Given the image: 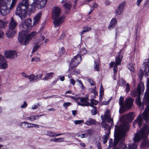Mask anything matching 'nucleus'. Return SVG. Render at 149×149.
<instances>
[{
    "label": "nucleus",
    "instance_id": "obj_57",
    "mask_svg": "<svg viewBox=\"0 0 149 149\" xmlns=\"http://www.w3.org/2000/svg\"><path fill=\"white\" fill-rule=\"evenodd\" d=\"M22 76L25 78H28V75H27V74L24 72H22L21 73Z\"/></svg>",
    "mask_w": 149,
    "mask_h": 149
},
{
    "label": "nucleus",
    "instance_id": "obj_19",
    "mask_svg": "<svg viewBox=\"0 0 149 149\" xmlns=\"http://www.w3.org/2000/svg\"><path fill=\"white\" fill-rule=\"evenodd\" d=\"M149 146V141L146 136L143 140V142L141 143V149H143L147 148Z\"/></svg>",
    "mask_w": 149,
    "mask_h": 149
},
{
    "label": "nucleus",
    "instance_id": "obj_59",
    "mask_svg": "<svg viewBox=\"0 0 149 149\" xmlns=\"http://www.w3.org/2000/svg\"><path fill=\"white\" fill-rule=\"evenodd\" d=\"M38 105L37 104H34L32 106V109L34 110L38 109Z\"/></svg>",
    "mask_w": 149,
    "mask_h": 149
},
{
    "label": "nucleus",
    "instance_id": "obj_35",
    "mask_svg": "<svg viewBox=\"0 0 149 149\" xmlns=\"http://www.w3.org/2000/svg\"><path fill=\"white\" fill-rule=\"evenodd\" d=\"M64 6L65 9L67 10H69L70 9L71 5L70 2L66 3L64 4Z\"/></svg>",
    "mask_w": 149,
    "mask_h": 149
},
{
    "label": "nucleus",
    "instance_id": "obj_25",
    "mask_svg": "<svg viewBox=\"0 0 149 149\" xmlns=\"http://www.w3.org/2000/svg\"><path fill=\"white\" fill-rule=\"evenodd\" d=\"M42 115L31 116L30 117H26L25 119L26 120H29L31 121H33L35 120L38 119Z\"/></svg>",
    "mask_w": 149,
    "mask_h": 149
},
{
    "label": "nucleus",
    "instance_id": "obj_33",
    "mask_svg": "<svg viewBox=\"0 0 149 149\" xmlns=\"http://www.w3.org/2000/svg\"><path fill=\"white\" fill-rule=\"evenodd\" d=\"M17 0H12L11 3L9 7H8V9H11L13 8L15 6L17 2Z\"/></svg>",
    "mask_w": 149,
    "mask_h": 149
},
{
    "label": "nucleus",
    "instance_id": "obj_21",
    "mask_svg": "<svg viewBox=\"0 0 149 149\" xmlns=\"http://www.w3.org/2000/svg\"><path fill=\"white\" fill-rule=\"evenodd\" d=\"M41 13L40 12L34 16L33 18V25H36L39 23L41 18Z\"/></svg>",
    "mask_w": 149,
    "mask_h": 149
},
{
    "label": "nucleus",
    "instance_id": "obj_39",
    "mask_svg": "<svg viewBox=\"0 0 149 149\" xmlns=\"http://www.w3.org/2000/svg\"><path fill=\"white\" fill-rule=\"evenodd\" d=\"M40 61V58L37 56H35L33 57L32 58L31 61L33 62V61H35L36 62H39Z\"/></svg>",
    "mask_w": 149,
    "mask_h": 149
},
{
    "label": "nucleus",
    "instance_id": "obj_56",
    "mask_svg": "<svg viewBox=\"0 0 149 149\" xmlns=\"http://www.w3.org/2000/svg\"><path fill=\"white\" fill-rule=\"evenodd\" d=\"M86 132L89 135H91L93 132V130H92L90 129L87 130L86 131Z\"/></svg>",
    "mask_w": 149,
    "mask_h": 149
},
{
    "label": "nucleus",
    "instance_id": "obj_28",
    "mask_svg": "<svg viewBox=\"0 0 149 149\" xmlns=\"http://www.w3.org/2000/svg\"><path fill=\"white\" fill-rule=\"evenodd\" d=\"M64 139L63 138H54L52 139L50 141H54L55 142H61L64 141Z\"/></svg>",
    "mask_w": 149,
    "mask_h": 149
},
{
    "label": "nucleus",
    "instance_id": "obj_50",
    "mask_svg": "<svg viewBox=\"0 0 149 149\" xmlns=\"http://www.w3.org/2000/svg\"><path fill=\"white\" fill-rule=\"evenodd\" d=\"M76 139L79 142V144L81 146L84 148L86 146L84 143H82L81 141L77 139Z\"/></svg>",
    "mask_w": 149,
    "mask_h": 149
},
{
    "label": "nucleus",
    "instance_id": "obj_6",
    "mask_svg": "<svg viewBox=\"0 0 149 149\" xmlns=\"http://www.w3.org/2000/svg\"><path fill=\"white\" fill-rule=\"evenodd\" d=\"M61 10L58 7H53L52 9V18L54 21L53 22L55 27L59 26L64 21L63 16L59 17Z\"/></svg>",
    "mask_w": 149,
    "mask_h": 149
},
{
    "label": "nucleus",
    "instance_id": "obj_42",
    "mask_svg": "<svg viewBox=\"0 0 149 149\" xmlns=\"http://www.w3.org/2000/svg\"><path fill=\"white\" fill-rule=\"evenodd\" d=\"M125 91L126 93H128L130 91V87L128 83H127L125 86Z\"/></svg>",
    "mask_w": 149,
    "mask_h": 149
},
{
    "label": "nucleus",
    "instance_id": "obj_51",
    "mask_svg": "<svg viewBox=\"0 0 149 149\" xmlns=\"http://www.w3.org/2000/svg\"><path fill=\"white\" fill-rule=\"evenodd\" d=\"M59 52L61 54H63L65 52V49L64 47H61L59 50Z\"/></svg>",
    "mask_w": 149,
    "mask_h": 149
},
{
    "label": "nucleus",
    "instance_id": "obj_48",
    "mask_svg": "<svg viewBox=\"0 0 149 149\" xmlns=\"http://www.w3.org/2000/svg\"><path fill=\"white\" fill-rule=\"evenodd\" d=\"M27 106V104L26 102L24 101L23 104L20 107L21 108H25Z\"/></svg>",
    "mask_w": 149,
    "mask_h": 149
},
{
    "label": "nucleus",
    "instance_id": "obj_18",
    "mask_svg": "<svg viewBox=\"0 0 149 149\" xmlns=\"http://www.w3.org/2000/svg\"><path fill=\"white\" fill-rule=\"evenodd\" d=\"M145 73L148 76L149 75V58L145 59L143 62Z\"/></svg>",
    "mask_w": 149,
    "mask_h": 149
},
{
    "label": "nucleus",
    "instance_id": "obj_32",
    "mask_svg": "<svg viewBox=\"0 0 149 149\" xmlns=\"http://www.w3.org/2000/svg\"><path fill=\"white\" fill-rule=\"evenodd\" d=\"M126 82L125 80L122 79H120L118 81V83L121 86H123L125 84Z\"/></svg>",
    "mask_w": 149,
    "mask_h": 149
},
{
    "label": "nucleus",
    "instance_id": "obj_29",
    "mask_svg": "<svg viewBox=\"0 0 149 149\" xmlns=\"http://www.w3.org/2000/svg\"><path fill=\"white\" fill-rule=\"evenodd\" d=\"M28 79L30 82H33L35 81H36V76L33 74H31L28 76Z\"/></svg>",
    "mask_w": 149,
    "mask_h": 149
},
{
    "label": "nucleus",
    "instance_id": "obj_15",
    "mask_svg": "<svg viewBox=\"0 0 149 149\" xmlns=\"http://www.w3.org/2000/svg\"><path fill=\"white\" fill-rule=\"evenodd\" d=\"M4 55L7 58L13 59L17 56L16 51L9 50L5 51L4 52Z\"/></svg>",
    "mask_w": 149,
    "mask_h": 149
},
{
    "label": "nucleus",
    "instance_id": "obj_30",
    "mask_svg": "<svg viewBox=\"0 0 149 149\" xmlns=\"http://www.w3.org/2000/svg\"><path fill=\"white\" fill-rule=\"evenodd\" d=\"M45 37L43 36L40 35L38 37V40L36 41L35 42L38 43V44L40 43H42V45L43 43V41L45 39Z\"/></svg>",
    "mask_w": 149,
    "mask_h": 149
},
{
    "label": "nucleus",
    "instance_id": "obj_60",
    "mask_svg": "<svg viewBox=\"0 0 149 149\" xmlns=\"http://www.w3.org/2000/svg\"><path fill=\"white\" fill-rule=\"evenodd\" d=\"M143 0H137L136 2V5L138 6H139L140 4Z\"/></svg>",
    "mask_w": 149,
    "mask_h": 149
},
{
    "label": "nucleus",
    "instance_id": "obj_10",
    "mask_svg": "<svg viewBox=\"0 0 149 149\" xmlns=\"http://www.w3.org/2000/svg\"><path fill=\"white\" fill-rule=\"evenodd\" d=\"M10 0L6 2L5 0H0V13L2 15L5 16L9 13L8 5L10 3Z\"/></svg>",
    "mask_w": 149,
    "mask_h": 149
},
{
    "label": "nucleus",
    "instance_id": "obj_37",
    "mask_svg": "<svg viewBox=\"0 0 149 149\" xmlns=\"http://www.w3.org/2000/svg\"><path fill=\"white\" fill-rule=\"evenodd\" d=\"M127 67L131 71H134V67L133 64L132 63H129Z\"/></svg>",
    "mask_w": 149,
    "mask_h": 149
},
{
    "label": "nucleus",
    "instance_id": "obj_41",
    "mask_svg": "<svg viewBox=\"0 0 149 149\" xmlns=\"http://www.w3.org/2000/svg\"><path fill=\"white\" fill-rule=\"evenodd\" d=\"M92 107H93V109L91 110V113L93 115H95L97 113L96 108L95 107L93 106Z\"/></svg>",
    "mask_w": 149,
    "mask_h": 149
},
{
    "label": "nucleus",
    "instance_id": "obj_26",
    "mask_svg": "<svg viewBox=\"0 0 149 149\" xmlns=\"http://www.w3.org/2000/svg\"><path fill=\"white\" fill-rule=\"evenodd\" d=\"M53 74L54 73L52 72L47 73L46 74L45 77H43L41 79L44 81L47 80L51 79L53 77Z\"/></svg>",
    "mask_w": 149,
    "mask_h": 149
},
{
    "label": "nucleus",
    "instance_id": "obj_53",
    "mask_svg": "<svg viewBox=\"0 0 149 149\" xmlns=\"http://www.w3.org/2000/svg\"><path fill=\"white\" fill-rule=\"evenodd\" d=\"M109 100L105 101H103L101 102V104H102V105H107L109 103Z\"/></svg>",
    "mask_w": 149,
    "mask_h": 149
},
{
    "label": "nucleus",
    "instance_id": "obj_47",
    "mask_svg": "<svg viewBox=\"0 0 149 149\" xmlns=\"http://www.w3.org/2000/svg\"><path fill=\"white\" fill-rule=\"evenodd\" d=\"M71 104V103L70 102L65 103L63 104V106L65 108H67Z\"/></svg>",
    "mask_w": 149,
    "mask_h": 149
},
{
    "label": "nucleus",
    "instance_id": "obj_3",
    "mask_svg": "<svg viewBox=\"0 0 149 149\" xmlns=\"http://www.w3.org/2000/svg\"><path fill=\"white\" fill-rule=\"evenodd\" d=\"M32 23V19L29 18L25 20L24 22H21L20 24L19 27L22 31L18 35V40L22 45H27L31 38L36 34L35 31L28 34L31 28Z\"/></svg>",
    "mask_w": 149,
    "mask_h": 149
},
{
    "label": "nucleus",
    "instance_id": "obj_14",
    "mask_svg": "<svg viewBox=\"0 0 149 149\" xmlns=\"http://www.w3.org/2000/svg\"><path fill=\"white\" fill-rule=\"evenodd\" d=\"M81 58L79 55H77L74 56L70 63L69 66L71 68H75L77 67L80 63Z\"/></svg>",
    "mask_w": 149,
    "mask_h": 149
},
{
    "label": "nucleus",
    "instance_id": "obj_49",
    "mask_svg": "<svg viewBox=\"0 0 149 149\" xmlns=\"http://www.w3.org/2000/svg\"><path fill=\"white\" fill-rule=\"evenodd\" d=\"M104 92L103 88L102 85L101 84L100 88V95H102Z\"/></svg>",
    "mask_w": 149,
    "mask_h": 149
},
{
    "label": "nucleus",
    "instance_id": "obj_64",
    "mask_svg": "<svg viewBox=\"0 0 149 149\" xmlns=\"http://www.w3.org/2000/svg\"><path fill=\"white\" fill-rule=\"evenodd\" d=\"M79 86L83 90H84L85 89V88L84 87V86L83 85V83L82 84H81V85H79Z\"/></svg>",
    "mask_w": 149,
    "mask_h": 149
},
{
    "label": "nucleus",
    "instance_id": "obj_20",
    "mask_svg": "<svg viewBox=\"0 0 149 149\" xmlns=\"http://www.w3.org/2000/svg\"><path fill=\"white\" fill-rule=\"evenodd\" d=\"M117 20L116 18H113L111 20L110 24L108 27V29L109 30H111L113 29L115 26L117 25Z\"/></svg>",
    "mask_w": 149,
    "mask_h": 149
},
{
    "label": "nucleus",
    "instance_id": "obj_61",
    "mask_svg": "<svg viewBox=\"0 0 149 149\" xmlns=\"http://www.w3.org/2000/svg\"><path fill=\"white\" fill-rule=\"evenodd\" d=\"M84 29L86 31V32H87L91 30V28L88 27H85Z\"/></svg>",
    "mask_w": 149,
    "mask_h": 149
},
{
    "label": "nucleus",
    "instance_id": "obj_24",
    "mask_svg": "<svg viewBox=\"0 0 149 149\" xmlns=\"http://www.w3.org/2000/svg\"><path fill=\"white\" fill-rule=\"evenodd\" d=\"M34 45L32 50L33 53H35L42 45V43H40L38 44V43L35 42L34 43Z\"/></svg>",
    "mask_w": 149,
    "mask_h": 149
},
{
    "label": "nucleus",
    "instance_id": "obj_16",
    "mask_svg": "<svg viewBox=\"0 0 149 149\" xmlns=\"http://www.w3.org/2000/svg\"><path fill=\"white\" fill-rule=\"evenodd\" d=\"M147 89L143 98L144 103L146 104L149 102V77L147 79Z\"/></svg>",
    "mask_w": 149,
    "mask_h": 149
},
{
    "label": "nucleus",
    "instance_id": "obj_8",
    "mask_svg": "<svg viewBox=\"0 0 149 149\" xmlns=\"http://www.w3.org/2000/svg\"><path fill=\"white\" fill-rule=\"evenodd\" d=\"M144 119L147 123L149 122V104L146 107V109L142 115H139L137 119L133 122L134 126L135 127V125L138 124L139 127H140L142 124L143 119Z\"/></svg>",
    "mask_w": 149,
    "mask_h": 149
},
{
    "label": "nucleus",
    "instance_id": "obj_23",
    "mask_svg": "<svg viewBox=\"0 0 149 149\" xmlns=\"http://www.w3.org/2000/svg\"><path fill=\"white\" fill-rule=\"evenodd\" d=\"M31 123H29L27 121L21 122L19 124V126L24 128H31Z\"/></svg>",
    "mask_w": 149,
    "mask_h": 149
},
{
    "label": "nucleus",
    "instance_id": "obj_34",
    "mask_svg": "<svg viewBox=\"0 0 149 149\" xmlns=\"http://www.w3.org/2000/svg\"><path fill=\"white\" fill-rule=\"evenodd\" d=\"M7 25V23L2 20H0V28H5Z\"/></svg>",
    "mask_w": 149,
    "mask_h": 149
},
{
    "label": "nucleus",
    "instance_id": "obj_5",
    "mask_svg": "<svg viewBox=\"0 0 149 149\" xmlns=\"http://www.w3.org/2000/svg\"><path fill=\"white\" fill-rule=\"evenodd\" d=\"M124 97L121 96L119 99V104L120 106L119 113H121L131 108L133 106L134 99L129 97L125 99L124 103Z\"/></svg>",
    "mask_w": 149,
    "mask_h": 149
},
{
    "label": "nucleus",
    "instance_id": "obj_1",
    "mask_svg": "<svg viewBox=\"0 0 149 149\" xmlns=\"http://www.w3.org/2000/svg\"><path fill=\"white\" fill-rule=\"evenodd\" d=\"M134 117V113L133 112L130 113L123 116L121 120L123 121V123L120 126L118 127L116 125L115 126L114 136L115 137V143L118 141H121L119 145L120 146L123 148H126L123 142L124 140L125 137L126 136V132L130 127L128 122L130 120H133Z\"/></svg>",
    "mask_w": 149,
    "mask_h": 149
},
{
    "label": "nucleus",
    "instance_id": "obj_46",
    "mask_svg": "<svg viewBox=\"0 0 149 149\" xmlns=\"http://www.w3.org/2000/svg\"><path fill=\"white\" fill-rule=\"evenodd\" d=\"M87 81L91 86H94L95 85V83L94 81L91 79H88Z\"/></svg>",
    "mask_w": 149,
    "mask_h": 149
},
{
    "label": "nucleus",
    "instance_id": "obj_62",
    "mask_svg": "<svg viewBox=\"0 0 149 149\" xmlns=\"http://www.w3.org/2000/svg\"><path fill=\"white\" fill-rule=\"evenodd\" d=\"M4 35V33L2 31H0V38H2Z\"/></svg>",
    "mask_w": 149,
    "mask_h": 149
},
{
    "label": "nucleus",
    "instance_id": "obj_2",
    "mask_svg": "<svg viewBox=\"0 0 149 149\" xmlns=\"http://www.w3.org/2000/svg\"><path fill=\"white\" fill-rule=\"evenodd\" d=\"M46 1V0H23L17 7L15 14L23 20L26 17V9L29 4L31 6V11L34 12L36 7L39 9L44 7Z\"/></svg>",
    "mask_w": 149,
    "mask_h": 149
},
{
    "label": "nucleus",
    "instance_id": "obj_7",
    "mask_svg": "<svg viewBox=\"0 0 149 149\" xmlns=\"http://www.w3.org/2000/svg\"><path fill=\"white\" fill-rule=\"evenodd\" d=\"M101 118L102 120V127L104 130H107L109 133L110 126L113 125V120L111 118L109 111L107 110L106 111L104 116L102 115Z\"/></svg>",
    "mask_w": 149,
    "mask_h": 149
},
{
    "label": "nucleus",
    "instance_id": "obj_9",
    "mask_svg": "<svg viewBox=\"0 0 149 149\" xmlns=\"http://www.w3.org/2000/svg\"><path fill=\"white\" fill-rule=\"evenodd\" d=\"M17 22L12 17L9 25V29L6 33L7 37L10 38L14 36L16 32L15 28L17 26Z\"/></svg>",
    "mask_w": 149,
    "mask_h": 149
},
{
    "label": "nucleus",
    "instance_id": "obj_43",
    "mask_svg": "<svg viewBox=\"0 0 149 149\" xmlns=\"http://www.w3.org/2000/svg\"><path fill=\"white\" fill-rule=\"evenodd\" d=\"M108 137V134H107L104 136L103 141L104 143H106L107 142Z\"/></svg>",
    "mask_w": 149,
    "mask_h": 149
},
{
    "label": "nucleus",
    "instance_id": "obj_54",
    "mask_svg": "<svg viewBox=\"0 0 149 149\" xmlns=\"http://www.w3.org/2000/svg\"><path fill=\"white\" fill-rule=\"evenodd\" d=\"M70 84H71L73 85H75V81L73 79H70Z\"/></svg>",
    "mask_w": 149,
    "mask_h": 149
},
{
    "label": "nucleus",
    "instance_id": "obj_58",
    "mask_svg": "<svg viewBox=\"0 0 149 149\" xmlns=\"http://www.w3.org/2000/svg\"><path fill=\"white\" fill-rule=\"evenodd\" d=\"M92 92L93 93L95 96L97 95V92L96 91V87H95V88L92 90Z\"/></svg>",
    "mask_w": 149,
    "mask_h": 149
},
{
    "label": "nucleus",
    "instance_id": "obj_36",
    "mask_svg": "<svg viewBox=\"0 0 149 149\" xmlns=\"http://www.w3.org/2000/svg\"><path fill=\"white\" fill-rule=\"evenodd\" d=\"M95 64L94 65V69L95 71H99L100 70V68L99 65V63L97 62H95L94 61Z\"/></svg>",
    "mask_w": 149,
    "mask_h": 149
},
{
    "label": "nucleus",
    "instance_id": "obj_11",
    "mask_svg": "<svg viewBox=\"0 0 149 149\" xmlns=\"http://www.w3.org/2000/svg\"><path fill=\"white\" fill-rule=\"evenodd\" d=\"M123 56L120 55V53L118 54L117 57H116L115 62H111L110 63V66L111 67L114 66L113 70L114 71L113 75V79L114 80H116L115 76L117 71V66L120 65L121 61Z\"/></svg>",
    "mask_w": 149,
    "mask_h": 149
},
{
    "label": "nucleus",
    "instance_id": "obj_55",
    "mask_svg": "<svg viewBox=\"0 0 149 149\" xmlns=\"http://www.w3.org/2000/svg\"><path fill=\"white\" fill-rule=\"evenodd\" d=\"M88 136V134L87 133H84L82 134L81 135V138H86Z\"/></svg>",
    "mask_w": 149,
    "mask_h": 149
},
{
    "label": "nucleus",
    "instance_id": "obj_12",
    "mask_svg": "<svg viewBox=\"0 0 149 149\" xmlns=\"http://www.w3.org/2000/svg\"><path fill=\"white\" fill-rule=\"evenodd\" d=\"M144 87L143 85V84L141 83L138 86V88L136 91L134 92H132L131 93V95L133 96H136L137 95H138V97H136V104L139 106L140 107L141 105V99L140 97V90L141 88Z\"/></svg>",
    "mask_w": 149,
    "mask_h": 149
},
{
    "label": "nucleus",
    "instance_id": "obj_63",
    "mask_svg": "<svg viewBox=\"0 0 149 149\" xmlns=\"http://www.w3.org/2000/svg\"><path fill=\"white\" fill-rule=\"evenodd\" d=\"M72 111L73 115L75 116L77 114V111L76 110H72Z\"/></svg>",
    "mask_w": 149,
    "mask_h": 149
},
{
    "label": "nucleus",
    "instance_id": "obj_40",
    "mask_svg": "<svg viewBox=\"0 0 149 149\" xmlns=\"http://www.w3.org/2000/svg\"><path fill=\"white\" fill-rule=\"evenodd\" d=\"M91 103H90V104H91L92 106L93 105H96L98 103V102L97 101L93 99H92L90 100Z\"/></svg>",
    "mask_w": 149,
    "mask_h": 149
},
{
    "label": "nucleus",
    "instance_id": "obj_45",
    "mask_svg": "<svg viewBox=\"0 0 149 149\" xmlns=\"http://www.w3.org/2000/svg\"><path fill=\"white\" fill-rule=\"evenodd\" d=\"M75 125L79 124L84 122V121L82 120H75L73 121Z\"/></svg>",
    "mask_w": 149,
    "mask_h": 149
},
{
    "label": "nucleus",
    "instance_id": "obj_44",
    "mask_svg": "<svg viewBox=\"0 0 149 149\" xmlns=\"http://www.w3.org/2000/svg\"><path fill=\"white\" fill-rule=\"evenodd\" d=\"M43 76V74L42 73H41L36 75L35 76L36 80H39L40 79H41L42 78H41Z\"/></svg>",
    "mask_w": 149,
    "mask_h": 149
},
{
    "label": "nucleus",
    "instance_id": "obj_27",
    "mask_svg": "<svg viewBox=\"0 0 149 149\" xmlns=\"http://www.w3.org/2000/svg\"><path fill=\"white\" fill-rule=\"evenodd\" d=\"M96 123V122L95 120L89 118L84 123V124L87 125H95Z\"/></svg>",
    "mask_w": 149,
    "mask_h": 149
},
{
    "label": "nucleus",
    "instance_id": "obj_17",
    "mask_svg": "<svg viewBox=\"0 0 149 149\" xmlns=\"http://www.w3.org/2000/svg\"><path fill=\"white\" fill-rule=\"evenodd\" d=\"M125 4V1L123 2L120 4L119 6L115 11V14L116 15H120L123 13Z\"/></svg>",
    "mask_w": 149,
    "mask_h": 149
},
{
    "label": "nucleus",
    "instance_id": "obj_38",
    "mask_svg": "<svg viewBox=\"0 0 149 149\" xmlns=\"http://www.w3.org/2000/svg\"><path fill=\"white\" fill-rule=\"evenodd\" d=\"M86 51L85 49V48H83L80 50L79 53L77 55H79L81 57V56L83 55L84 54L86 53Z\"/></svg>",
    "mask_w": 149,
    "mask_h": 149
},
{
    "label": "nucleus",
    "instance_id": "obj_22",
    "mask_svg": "<svg viewBox=\"0 0 149 149\" xmlns=\"http://www.w3.org/2000/svg\"><path fill=\"white\" fill-rule=\"evenodd\" d=\"M7 61L5 58L0 61V68L5 69L8 67Z\"/></svg>",
    "mask_w": 149,
    "mask_h": 149
},
{
    "label": "nucleus",
    "instance_id": "obj_52",
    "mask_svg": "<svg viewBox=\"0 0 149 149\" xmlns=\"http://www.w3.org/2000/svg\"><path fill=\"white\" fill-rule=\"evenodd\" d=\"M31 128L35 127H36L37 128H38L39 127V125H37V124L32 123H31Z\"/></svg>",
    "mask_w": 149,
    "mask_h": 149
},
{
    "label": "nucleus",
    "instance_id": "obj_31",
    "mask_svg": "<svg viewBox=\"0 0 149 149\" xmlns=\"http://www.w3.org/2000/svg\"><path fill=\"white\" fill-rule=\"evenodd\" d=\"M56 134V132H53L52 131L50 130L47 131L46 135L51 137H55V134Z\"/></svg>",
    "mask_w": 149,
    "mask_h": 149
},
{
    "label": "nucleus",
    "instance_id": "obj_13",
    "mask_svg": "<svg viewBox=\"0 0 149 149\" xmlns=\"http://www.w3.org/2000/svg\"><path fill=\"white\" fill-rule=\"evenodd\" d=\"M77 100L76 102L77 104L81 106H90L91 107H92L93 106L91 104H90V102H88V97H77Z\"/></svg>",
    "mask_w": 149,
    "mask_h": 149
},
{
    "label": "nucleus",
    "instance_id": "obj_4",
    "mask_svg": "<svg viewBox=\"0 0 149 149\" xmlns=\"http://www.w3.org/2000/svg\"><path fill=\"white\" fill-rule=\"evenodd\" d=\"M149 134V127L148 125H145L142 129L134 134L133 140L134 143H130L125 145L124 143V139L123 142L124 145L126 146L127 148H123V147L120 146L119 145L122 142L120 141H117L116 143H115V139L113 144L114 146H116L118 143H119V145L118 147H115L113 149H137V145L135 143H139L141 140H143L145 137L147 136ZM125 137V136L124 139Z\"/></svg>",
    "mask_w": 149,
    "mask_h": 149
}]
</instances>
